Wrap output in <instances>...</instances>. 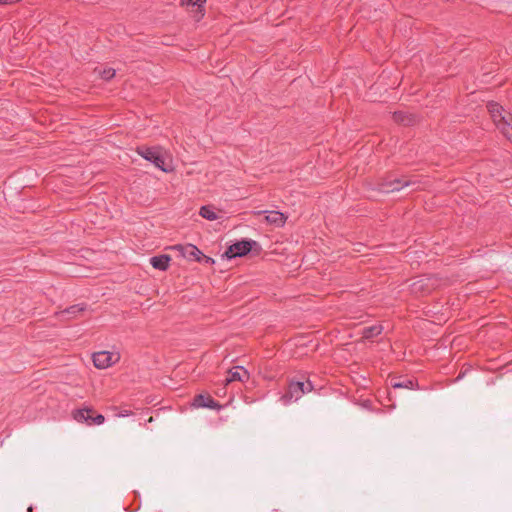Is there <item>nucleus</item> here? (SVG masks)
I'll list each match as a JSON object with an SVG mask.
<instances>
[{"label": "nucleus", "instance_id": "obj_1", "mask_svg": "<svg viewBox=\"0 0 512 512\" xmlns=\"http://www.w3.org/2000/svg\"><path fill=\"white\" fill-rule=\"evenodd\" d=\"M487 109L496 127L512 142V115L504 113L503 107L496 102H489Z\"/></svg>", "mask_w": 512, "mask_h": 512}, {"label": "nucleus", "instance_id": "obj_2", "mask_svg": "<svg viewBox=\"0 0 512 512\" xmlns=\"http://www.w3.org/2000/svg\"><path fill=\"white\" fill-rule=\"evenodd\" d=\"M313 390V384L310 381L307 382H291L287 393L281 397V401L284 405H289L292 402L298 401L305 393Z\"/></svg>", "mask_w": 512, "mask_h": 512}, {"label": "nucleus", "instance_id": "obj_3", "mask_svg": "<svg viewBox=\"0 0 512 512\" xmlns=\"http://www.w3.org/2000/svg\"><path fill=\"white\" fill-rule=\"evenodd\" d=\"M136 151L141 157L151 162L161 171H170V168L165 165V159L159 147H138Z\"/></svg>", "mask_w": 512, "mask_h": 512}, {"label": "nucleus", "instance_id": "obj_4", "mask_svg": "<svg viewBox=\"0 0 512 512\" xmlns=\"http://www.w3.org/2000/svg\"><path fill=\"white\" fill-rule=\"evenodd\" d=\"M94 366L98 369H107L120 360L116 351H99L92 355Z\"/></svg>", "mask_w": 512, "mask_h": 512}, {"label": "nucleus", "instance_id": "obj_5", "mask_svg": "<svg viewBox=\"0 0 512 512\" xmlns=\"http://www.w3.org/2000/svg\"><path fill=\"white\" fill-rule=\"evenodd\" d=\"M173 249L178 251L185 259L189 261L199 262L201 259H205L207 263L214 262L212 258L204 256L203 253L193 244L175 245Z\"/></svg>", "mask_w": 512, "mask_h": 512}, {"label": "nucleus", "instance_id": "obj_6", "mask_svg": "<svg viewBox=\"0 0 512 512\" xmlns=\"http://www.w3.org/2000/svg\"><path fill=\"white\" fill-rule=\"evenodd\" d=\"M255 243L256 242L253 240L238 241L228 247V249L224 252L223 257H226L227 259L242 257L251 251L252 246Z\"/></svg>", "mask_w": 512, "mask_h": 512}, {"label": "nucleus", "instance_id": "obj_7", "mask_svg": "<svg viewBox=\"0 0 512 512\" xmlns=\"http://www.w3.org/2000/svg\"><path fill=\"white\" fill-rule=\"evenodd\" d=\"M249 378L250 374L243 366H235L228 371V376L224 383L225 385H228L234 381L246 382Z\"/></svg>", "mask_w": 512, "mask_h": 512}, {"label": "nucleus", "instance_id": "obj_8", "mask_svg": "<svg viewBox=\"0 0 512 512\" xmlns=\"http://www.w3.org/2000/svg\"><path fill=\"white\" fill-rule=\"evenodd\" d=\"M256 214H265L266 222L275 227H283L287 220V216L279 211H257Z\"/></svg>", "mask_w": 512, "mask_h": 512}, {"label": "nucleus", "instance_id": "obj_9", "mask_svg": "<svg viewBox=\"0 0 512 512\" xmlns=\"http://www.w3.org/2000/svg\"><path fill=\"white\" fill-rule=\"evenodd\" d=\"M409 182H402L400 179H394L392 181H386L379 185V191L382 193H392L401 190L403 187L408 186Z\"/></svg>", "mask_w": 512, "mask_h": 512}, {"label": "nucleus", "instance_id": "obj_10", "mask_svg": "<svg viewBox=\"0 0 512 512\" xmlns=\"http://www.w3.org/2000/svg\"><path fill=\"white\" fill-rule=\"evenodd\" d=\"M192 405L195 408H210V409H219L220 405L213 400L210 396H204L202 394L195 397Z\"/></svg>", "mask_w": 512, "mask_h": 512}, {"label": "nucleus", "instance_id": "obj_11", "mask_svg": "<svg viewBox=\"0 0 512 512\" xmlns=\"http://www.w3.org/2000/svg\"><path fill=\"white\" fill-rule=\"evenodd\" d=\"M170 260H171L170 256L163 254V255H158V256L152 257L150 259V264L155 269L165 271L169 267Z\"/></svg>", "mask_w": 512, "mask_h": 512}, {"label": "nucleus", "instance_id": "obj_12", "mask_svg": "<svg viewBox=\"0 0 512 512\" xmlns=\"http://www.w3.org/2000/svg\"><path fill=\"white\" fill-rule=\"evenodd\" d=\"M199 214H200V216H202L203 218H205L209 221H214L219 218L217 210L211 205L202 206L200 208Z\"/></svg>", "mask_w": 512, "mask_h": 512}, {"label": "nucleus", "instance_id": "obj_13", "mask_svg": "<svg viewBox=\"0 0 512 512\" xmlns=\"http://www.w3.org/2000/svg\"><path fill=\"white\" fill-rule=\"evenodd\" d=\"M382 330H383V328L381 325H372V326L363 328L362 334H363L364 338L368 339V338L378 336L379 334H381Z\"/></svg>", "mask_w": 512, "mask_h": 512}, {"label": "nucleus", "instance_id": "obj_14", "mask_svg": "<svg viewBox=\"0 0 512 512\" xmlns=\"http://www.w3.org/2000/svg\"><path fill=\"white\" fill-rule=\"evenodd\" d=\"M91 412L92 410L88 408L79 409L74 413V419L79 422H88L91 418Z\"/></svg>", "mask_w": 512, "mask_h": 512}, {"label": "nucleus", "instance_id": "obj_15", "mask_svg": "<svg viewBox=\"0 0 512 512\" xmlns=\"http://www.w3.org/2000/svg\"><path fill=\"white\" fill-rule=\"evenodd\" d=\"M95 72L104 80H110L116 74V71L113 68H96Z\"/></svg>", "mask_w": 512, "mask_h": 512}, {"label": "nucleus", "instance_id": "obj_16", "mask_svg": "<svg viewBox=\"0 0 512 512\" xmlns=\"http://www.w3.org/2000/svg\"><path fill=\"white\" fill-rule=\"evenodd\" d=\"M85 310V306L82 305V304H77V305H72L70 306L69 308L63 310L61 312V314L64 316V315H68V316H75L77 315L78 313L82 312Z\"/></svg>", "mask_w": 512, "mask_h": 512}, {"label": "nucleus", "instance_id": "obj_17", "mask_svg": "<svg viewBox=\"0 0 512 512\" xmlns=\"http://www.w3.org/2000/svg\"><path fill=\"white\" fill-rule=\"evenodd\" d=\"M393 388H407V389H414V381L412 380H405L401 382H395L392 384Z\"/></svg>", "mask_w": 512, "mask_h": 512}, {"label": "nucleus", "instance_id": "obj_18", "mask_svg": "<svg viewBox=\"0 0 512 512\" xmlns=\"http://www.w3.org/2000/svg\"><path fill=\"white\" fill-rule=\"evenodd\" d=\"M206 0H182L183 5L198 7L200 9Z\"/></svg>", "mask_w": 512, "mask_h": 512}, {"label": "nucleus", "instance_id": "obj_19", "mask_svg": "<svg viewBox=\"0 0 512 512\" xmlns=\"http://www.w3.org/2000/svg\"><path fill=\"white\" fill-rule=\"evenodd\" d=\"M90 424L101 425L105 421V417L102 414H98L95 417L90 418Z\"/></svg>", "mask_w": 512, "mask_h": 512}, {"label": "nucleus", "instance_id": "obj_20", "mask_svg": "<svg viewBox=\"0 0 512 512\" xmlns=\"http://www.w3.org/2000/svg\"><path fill=\"white\" fill-rule=\"evenodd\" d=\"M20 1L21 0H0V4H14V3H18Z\"/></svg>", "mask_w": 512, "mask_h": 512}, {"label": "nucleus", "instance_id": "obj_21", "mask_svg": "<svg viewBox=\"0 0 512 512\" xmlns=\"http://www.w3.org/2000/svg\"><path fill=\"white\" fill-rule=\"evenodd\" d=\"M130 415H131V411H129V410H124V411H122V412H120V413L118 414V417H128V416H130Z\"/></svg>", "mask_w": 512, "mask_h": 512}]
</instances>
